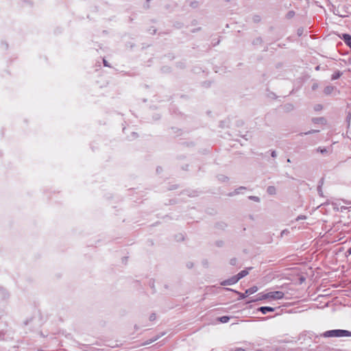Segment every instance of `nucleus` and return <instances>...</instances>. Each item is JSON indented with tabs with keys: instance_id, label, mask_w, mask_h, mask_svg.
<instances>
[{
	"instance_id": "nucleus-1",
	"label": "nucleus",
	"mask_w": 351,
	"mask_h": 351,
	"mask_svg": "<svg viewBox=\"0 0 351 351\" xmlns=\"http://www.w3.org/2000/svg\"><path fill=\"white\" fill-rule=\"evenodd\" d=\"M325 337H351V332L346 330H331L326 331L324 333Z\"/></svg>"
},
{
	"instance_id": "nucleus-2",
	"label": "nucleus",
	"mask_w": 351,
	"mask_h": 351,
	"mask_svg": "<svg viewBox=\"0 0 351 351\" xmlns=\"http://www.w3.org/2000/svg\"><path fill=\"white\" fill-rule=\"evenodd\" d=\"M284 293L282 291H271L264 294L262 296L263 299H272V300H280L284 298Z\"/></svg>"
},
{
	"instance_id": "nucleus-3",
	"label": "nucleus",
	"mask_w": 351,
	"mask_h": 351,
	"mask_svg": "<svg viewBox=\"0 0 351 351\" xmlns=\"http://www.w3.org/2000/svg\"><path fill=\"white\" fill-rule=\"evenodd\" d=\"M238 279L236 276H234L231 277L229 279H227L226 280H223L221 282V285L226 286V285H234L238 282Z\"/></svg>"
},
{
	"instance_id": "nucleus-4",
	"label": "nucleus",
	"mask_w": 351,
	"mask_h": 351,
	"mask_svg": "<svg viewBox=\"0 0 351 351\" xmlns=\"http://www.w3.org/2000/svg\"><path fill=\"white\" fill-rule=\"evenodd\" d=\"M263 314H266L268 312L274 311V308L270 306H261L258 309Z\"/></svg>"
},
{
	"instance_id": "nucleus-5",
	"label": "nucleus",
	"mask_w": 351,
	"mask_h": 351,
	"mask_svg": "<svg viewBox=\"0 0 351 351\" xmlns=\"http://www.w3.org/2000/svg\"><path fill=\"white\" fill-rule=\"evenodd\" d=\"M343 39L345 43L350 47H351V36L349 34H343Z\"/></svg>"
},
{
	"instance_id": "nucleus-6",
	"label": "nucleus",
	"mask_w": 351,
	"mask_h": 351,
	"mask_svg": "<svg viewBox=\"0 0 351 351\" xmlns=\"http://www.w3.org/2000/svg\"><path fill=\"white\" fill-rule=\"evenodd\" d=\"M248 270L247 269H244V270H242L241 271H240L237 275H236L238 280H239L240 279H241L242 278L246 276L247 274H248Z\"/></svg>"
},
{
	"instance_id": "nucleus-7",
	"label": "nucleus",
	"mask_w": 351,
	"mask_h": 351,
	"mask_svg": "<svg viewBox=\"0 0 351 351\" xmlns=\"http://www.w3.org/2000/svg\"><path fill=\"white\" fill-rule=\"evenodd\" d=\"M258 290V288L256 287H252L250 289H247L246 291H245V294L247 295H250L255 292H256Z\"/></svg>"
},
{
	"instance_id": "nucleus-8",
	"label": "nucleus",
	"mask_w": 351,
	"mask_h": 351,
	"mask_svg": "<svg viewBox=\"0 0 351 351\" xmlns=\"http://www.w3.org/2000/svg\"><path fill=\"white\" fill-rule=\"evenodd\" d=\"M334 90V88L331 86H326L324 90V93L326 94V95H329Z\"/></svg>"
},
{
	"instance_id": "nucleus-9",
	"label": "nucleus",
	"mask_w": 351,
	"mask_h": 351,
	"mask_svg": "<svg viewBox=\"0 0 351 351\" xmlns=\"http://www.w3.org/2000/svg\"><path fill=\"white\" fill-rule=\"evenodd\" d=\"M341 73L340 71H337L335 73H334L332 75V77H331V79L332 80H337L338 79L339 77H340V76L341 75Z\"/></svg>"
},
{
	"instance_id": "nucleus-10",
	"label": "nucleus",
	"mask_w": 351,
	"mask_h": 351,
	"mask_svg": "<svg viewBox=\"0 0 351 351\" xmlns=\"http://www.w3.org/2000/svg\"><path fill=\"white\" fill-rule=\"evenodd\" d=\"M267 193L270 195H274L276 193V188L274 186H269L267 188Z\"/></svg>"
},
{
	"instance_id": "nucleus-11",
	"label": "nucleus",
	"mask_w": 351,
	"mask_h": 351,
	"mask_svg": "<svg viewBox=\"0 0 351 351\" xmlns=\"http://www.w3.org/2000/svg\"><path fill=\"white\" fill-rule=\"evenodd\" d=\"M313 121L315 123H325V119L323 117H319V118H315L313 119Z\"/></svg>"
},
{
	"instance_id": "nucleus-12",
	"label": "nucleus",
	"mask_w": 351,
	"mask_h": 351,
	"mask_svg": "<svg viewBox=\"0 0 351 351\" xmlns=\"http://www.w3.org/2000/svg\"><path fill=\"white\" fill-rule=\"evenodd\" d=\"M230 320V317L228 316H222L219 318V321L221 323H226Z\"/></svg>"
},
{
	"instance_id": "nucleus-13",
	"label": "nucleus",
	"mask_w": 351,
	"mask_h": 351,
	"mask_svg": "<svg viewBox=\"0 0 351 351\" xmlns=\"http://www.w3.org/2000/svg\"><path fill=\"white\" fill-rule=\"evenodd\" d=\"M289 233V231L287 229L283 230L281 233L280 236L282 237L284 235H287Z\"/></svg>"
},
{
	"instance_id": "nucleus-14",
	"label": "nucleus",
	"mask_w": 351,
	"mask_h": 351,
	"mask_svg": "<svg viewBox=\"0 0 351 351\" xmlns=\"http://www.w3.org/2000/svg\"><path fill=\"white\" fill-rule=\"evenodd\" d=\"M322 109V106L321 104H317L315 106V110L318 111V110H321Z\"/></svg>"
},
{
	"instance_id": "nucleus-15",
	"label": "nucleus",
	"mask_w": 351,
	"mask_h": 351,
	"mask_svg": "<svg viewBox=\"0 0 351 351\" xmlns=\"http://www.w3.org/2000/svg\"><path fill=\"white\" fill-rule=\"evenodd\" d=\"M306 217L305 215H299L297 218H296V221H299V220H303V219H305Z\"/></svg>"
},
{
	"instance_id": "nucleus-16",
	"label": "nucleus",
	"mask_w": 351,
	"mask_h": 351,
	"mask_svg": "<svg viewBox=\"0 0 351 351\" xmlns=\"http://www.w3.org/2000/svg\"><path fill=\"white\" fill-rule=\"evenodd\" d=\"M271 157H273V158H276V156H277L276 152L275 151H273V152H271Z\"/></svg>"
},
{
	"instance_id": "nucleus-17",
	"label": "nucleus",
	"mask_w": 351,
	"mask_h": 351,
	"mask_svg": "<svg viewBox=\"0 0 351 351\" xmlns=\"http://www.w3.org/2000/svg\"><path fill=\"white\" fill-rule=\"evenodd\" d=\"M150 320H154L156 319V315L154 314H152L149 317Z\"/></svg>"
},
{
	"instance_id": "nucleus-18",
	"label": "nucleus",
	"mask_w": 351,
	"mask_h": 351,
	"mask_svg": "<svg viewBox=\"0 0 351 351\" xmlns=\"http://www.w3.org/2000/svg\"><path fill=\"white\" fill-rule=\"evenodd\" d=\"M230 264L234 265L236 264V259H231Z\"/></svg>"
},
{
	"instance_id": "nucleus-19",
	"label": "nucleus",
	"mask_w": 351,
	"mask_h": 351,
	"mask_svg": "<svg viewBox=\"0 0 351 351\" xmlns=\"http://www.w3.org/2000/svg\"><path fill=\"white\" fill-rule=\"evenodd\" d=\"M232 351H245V350L241 348H236L235 350H234Z\"/></svg>"
},
{
	"instance_id": "nucleus-20",
	"label": "nucleus",
	"mask_w": 351,
	"mask_h": 351,
	"mask_svg": "<svg viewBox=\"0 0 351 351\" xmlns=\"http://www.w3.org/2000/svg\"><path fill=\"white\" fill-rule=\"evenodd\" d=\"M317 131L316 130H311V131H308V132H306L304 133L305 134H312L313 132H317Z\"/></svg>"
},
{
	"instance_id": "nucleus-21",
	"label": "nucleus",
	"mask_w": 351,
	"mask_h": 351,
	"mask_svg": "<svg viewBox=\"0 0 351 351\" xmlns=\"http://www.w3.org/2000/svg\"><path fill=\"white\" fill-rule=\"evenodd\" d=\"M104 64L106 66H109V65H108V62H107V61L106 60H104Z\"/></svg>"
},
{
	"instance_id": "nucleus-22",
	"label": "nucleus",
	"mask_w": 351,
	"mask_h": 351,
	"mask_svg": "<svg viewBox=\"0 0 351 351\" xmlns=\"http://www.w3.org/2000/svg\"><path fill=\"white\" fill-rule=\"evenodd\" d=\"M245 296H247V295L245 293H242L240 296L241 298H244Z\"/></svg>"
},
{
	"instance_id": "nucleus-23",
	"label": "nucleus",
	"mask_w": 351,
	"mask_h": 351,
	"mask_svg": "<svg viewBox=\"0 0 351 351\" xmlns=\"http://www.w3.org/2000/svg\"><path fill=\"white\" fill-rule=\"evenodd\" d=\"M348 253L351 254V247L348 250Z\"/></svg>"
},
{
	"instance_id": "nucleus-24",
	"label": "nucleus",
	"mask_w": 351,
	"mask_h": 351,
	"mask_svg": "<svg viewBox=\"0 0 351 351\" xmlns=\"http://www.w3.org/2000/svg\"><path fill=\"white\" fill-rule=\"evenodd\" d=\"M252 198L254 199V200L258 199V197H253Z\"/></svg>"
},
{
	"instance_id": "nucleus-25",
	"label": "nucleus",
	"mask_w": 351,
	"mask_h": 351,
	"mask_svg": "<svg viewBox=\"0 0 351 351\" xmlns=\"http://www.w3.org/2000/svg\"><path fill=\"white\" fill-rule=\"evenodd\" d=\"M255 351H263V350H262L258 349V350H255Z\"/></svg>"
},
{
	"instance_id": "nucleus-26",
	"label": "nucleus",
	"mask_w": 351,
	"mask_h": 351,
	"mask_svg": "<svg viewBox=\"0 0 351 351\" xmlns=\"http://www.w3.org/2000/svg\"><path fill=\"white\" fill-rule=\"evenodd\" d=\"M147 1H149L150 0H147Z\"/></svg>"
}]
</instances>
